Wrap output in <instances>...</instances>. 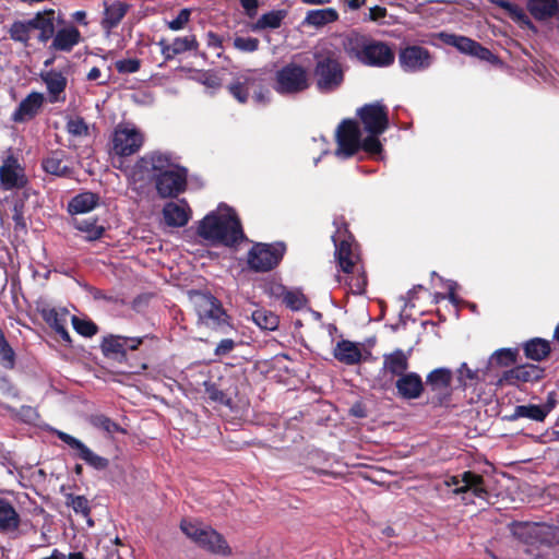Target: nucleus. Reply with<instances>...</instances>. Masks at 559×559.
<instances>
[{
	"mask_svg": "<svg viewBox=\"0 0 559 559\" xmlns=\"http://www.w3.org/2000/svg\"><path fill=\"white\" fill-rule=\"evenodd\" d=\"M358 115L368 136L361 139L360 128L356 121L343 120L335 130L336 148L334 155L341 160L353 157L360 150H364L370 156H378L382 152L379 135L389 127L385 107L380 103L365 105L358 110Z\"/></svg>",
	"mask_w": 559,
	"mask_h": 559,
	"instance_id": "obj_1",
	"label": "nucleus"
},
{
	"mask_svg": "<svg viewBox=\"0 0 559 559\" xmlns=\"http://www.w3.org/2000/svg\"><path fill=\"white\" fill-rule=\"evenodd\" d=\"M198 234L205 240L225 246H234L245 237L236 213L226 204H219L200 221Z\"/></svg>",
	"mask_w": 559,
	"mask_h": 559,
	"instance_id": "obj_2",
	"label": "nucleus"
},
{
	"mask_svg": "<svg viewBox=\"0 0 559 559\" xmlns=\"http://www.w3.org/2000/svg\"><path fill=\"white\" fill-rule=\"evenodd\" d=\"M63 23V15L60 11L44 10L27 20L14 21L9 28V35L13 41L28 46L33 33H35L38 43L47 44Z\"/></svg>",
	"mask_w": 559,
	"mask_h": 559,
	"instance_id": "obj_3",
	"label": "nucleus"
},
{
	"mask_svg": "<svg viewBox=\"0 0 559 559\" xmlns=\"http://www.w3.org/2000/svg\"><path fill=\"white\" fill-rule=\"evenodd\" d=\"M179 164V157L173 152L162 150L147 152L128 171V182L133 190H143L153 180L174 169Z\"/></svg>",
	"mask_w": 559,
	"mask_h": 559,
	"instance_id": "obj_4",
	"label": "nucleus"
},
{
	"mask_svg": "<svg viewBox=\"0 0 559 559\" xmlns=\"http://www.w3.org/2000/svg\"><path fill=\"white\" fill-rule=\"evenodd\" d=\"M345 53L365 66L383 68L394 61V52L382 41L373 40L359 33H349L343 40Z\"/></svg>",
	"mask_w": 559,
	"mask_h": 559,
	"instance_id": "obj_5",
	"label": "nucleus"
},
{
	"mask_svg": "<svg viewBox=\"0 0 559 559\" xmlns=\"http://www.w3.org/2000/svg\"><path fill=\"white\" fill-rule=\"evenodd\" d=\"M334 226L336 227V230L332 236V240L335 246V255L340 269L344 273L359 272L362 266L360 264L358 245L354 240L353 236L348 234L346 224L343 219H335Z\"/></svg>",
	"mask_w": 559,
	"mask_h": 559,
	"instance_id": "obj_6",
	"label": "nucleus"
},
{
	"mask_svg": "<svg viewBox=\"0 0 559 559\" xmlns=\"http://www.w3.org/2000/svg\"><path fill=\"white\" fill-rule=\"evenodd\" d=\"M228 91L241 104L248 102L250 94L257 104H265L269 99V90L264 86L263 73L260 70L239 73L228 85Z\"/></svg>",
	"mask_w": 559,
	"mask_h": 559,
	"instance_id": "obj_7",
	"label": "nucleus"
},
{
	"mask_svg": "<svg viewBox=\"0 0 559 559\" xmlns=\"http://www.w3.org/2000/svg\"><path fill=\"white\" fill-rule=\"evenodd\" d=\"M310 82V73L304 66L289 62L275 72L273 88L282 96H295L307 91Z\"/></svg>",
	"mask_w": 559,
	"mask_h": 559,
	"instance_id": "obj_8",
	"label": "nucleus"
},
{
	"mask_svg": "<svg viewBox=\"0 0 559 559\" xmlns=\"http://www.w3.org/2000/svg\"><path fill=\"white\" fill-rule=\"evenodd\" d=\"M193 302L198 314V324L205 328L225 332L229 325V318L221 301L210 294L197 293Z\"/></svg>",
	"mask_w": 559,
	"mask_h": 559,
	"instance_id": "obj_9",
	"label": "nucleus"
},
{
	"mask_svg": "<svg viewBox=\"0 0 559 559\" xmlns=\"http://www.w3.org/2000/svg\"><path fill=\"white\" fill-rule=\"evenodd\" d=\"M180 528L187 537L211 552L218 555H227L230 552L222 535L207 525L182 520Z\"/></svg>",
	"mask_w": 559,
	"mask_h": 559,
	"instance_id": "obj_10",
	"label": "nucleus"
},
{
	"mask_svg": "<svg viewBox=\"0 0 559 559\" xmlns=\"http://www.w3.org/2000/svg\"><path fill=\"white\" fill-rule=\"evenodd\" d=\"M112 152L120 157L135 154L144 144V134L134 124L119 123L112 133Z\"/></svg>",
	"mask_w": 559,
	"mask_h": 559,
	"instance_id": "obj_11",
	"label": "nucleus"
},
{
	"mask_svg": "<svg viewBox=\"0 0 559 559\" xmlns=\"http://www.w3.org/2000/svg\"><path fill=\"white\" fill-rule=\"evenodd\" d=\"M285 246L282 242L255 243L248 252V265L255 272H267L282 260Z\"/></svg>",
	"mask_w": 559,
	"mask_h": 559,
	"instance_id": "obj_12",
	"label": "nucleus"
},
{
	"mask_svg": "<svg viewBox=\"0 0 559 559\" xmlns=\"http://www.w3.org/2000/svg\"><path fill=\"white\" fill-rule=\"evenodd\" d=\"M397 60L403 72L416 74L428 71L435 63V56L423 46L407 45L400 49Z\"/></svg>",
	"mask_w": 559,
	"mask_h": 559,
	"instance_id": "obj_13",
	"label": "nucleus"
},
{
	"mask_svg": "<svg viewBox=\"0 0 559 559\" xmlns=\"http://www.w3.org/2000/svg\"><path fill=\"white\" fill-rule=\"evenodd\" d=\"M314 73L320 92H332L343 82V71L335 56H317Z\"/></svg>",
	"mask_w": 559,
	"mask_h": 559,
	"instance_id": "obj_14",
	"label": "nucleus"
},
{
	"mask_svg": "<svg viewBox=\"0 0 559 559\" xmlns=\"http://www.w3.org/2000/svg\"><path fill=\"white\" fill-rule=\"evenodd\" d=\"M513 534L527 544L552 545L559 543V530L539 523H516Z\"/></svg>",
	"mask_w": 559,
	"mask_h": 559,
	"instance_id": "obj_15",
	"label": "nucleus"
},
{
	"mask_svg": "<svg viewBox=\"0 0 559 559\" xmlns=\"http://www.w3.org/2000/svg\"><path fill=\"white\" fill-rule=\"evenodd\" d=\"M444 484L448 487H453L454 493L463 495V500L466 501H472L471 497L479 499H486L487 497L483 477L473 472H464L461 476H451Z\"/></svg>",
	"mask_w": 559,
	"mask_h": 559,
	"instance_id": "obj_16",
	"label": "nucleus"
},
{
	"mask_svg": "<svg viewBox=\"0 0 559 559\" xmlns=\"http://www.w3.org/2000/svg\"><path fill=\"white\" fill-rule=\"evenodd\" d=\"M27 185L25 168L19 158L10 153L0 165V186L3 190L10 191L22 189Z\"/></svg>",
	"mask_w": 559,
	"mask_h": 559,
	"instance_id": "obj_17",
	"label": "nucleus"
},
{
	"mask_svg": "<svg viewBox=\"0 0 559 559\" xmlns=\"http://www.w3.org/2000/svg\"><path fill=\"white\" fill-rule=\"evenodd\" d=\"M188 171L180 164L155 180L157 194L163 198H176L187 188Z\"/></svg>",
	"mask_w": 559,
	"mask_h": 559,
	"instance_id": "obj_18",
	"label": "nucleus"
},
{
	"mask_svg": "<svg viewBox=\"0 0 559 559\" xmlns=\"http://www.w3.org/2000/svg\"><path fill=\"white\" fill-rule=\"evenodd\" d=\"M55 432L62 442H64L70 449L74 451L75 457L82 460L92 468L96 471H104L108 467V459L96 454L80 439L60 430H56Z\"/></svg>",
	"mask_w": 559,
	"mask_h": 559,
	"instance_id": "obj_19",
	"label": "nucleus"
},
{
	"mask_svg": "<svg viewBox=\"0 0 559 559\" xmlns=\"http://www.w3.org/2000/svg\"><path fill=\"white\" fill-rule=\"evenodd\" d=\"M39 79L46 87V100L50 104L64 103L67 99L66 90L68 86V75L66 72L57 69L43 70Z\"/></svg>",
	"mask_w": 559,
	"mask_h": 559,
	"instance_id": "obj_20",
	"label": "nucleus"
},
{
	"mask_svg": "<svg viewBox=\"0 0 559 559\" xmlns=\"http://www.w3.org/2000/svg\"><path fill=\"white\" fill-rule=\"evenodd\" d=\"M443 43L455 47L460 52L469 55L490 63L498 62V58L486 47H483L479 43L472 38L455 35V34H442Z\"/></svg>",
	"mask_w": 559,
	"mask_h": 559,
	"instance_id": "obj_21",
	"label": "nucleus"
},
{
	"mask_svg": "<svg viewBox=\"0 0 559 559\" xmlns=\"http://www.w3.org/2000/svg\"><path fill=\"white\" fill-rule=\"evenodd\" d=\"M45 102L44 93L31 92L12 112L11 120L15 123H25L33 120L43 109Z\"/></svg>",
	"mask_w": 559,
	"mask_h": 559,
	"instance_id": "obj_22",
	"label": "nucleus"
},
{
	"mask_svg": "<svg viewBox=\"0 0 559 559\" xmlns=\"http://www.w3.org/2000/svg\"><path fill=\"white\" fill-rule=\"evenodd\" d=\"M82 40L81 32L73 24L59 26L50 39L49 50L70 52Z\"/></svg>",
	"mask_w": 559,
	"mask_h": 559,
	"instance_id": "obj_23",
	"label": "nucleus"
},
{
	"mask_svg": "<svg viewBox=\"0 0 559 559\" xmlns=\"http://www.w3.org/2000/svg\"><path fill=\"white\" fill-rule=\"evenodd\" d=\"M142 343L139 337H124L110 335L105 337L102 343V350L105 356L121 360L124 358L127 350H134Z\"/></svg>",
	"mask_w": 559,
	"mask_h": 559,
	"instance_id": "obj_24",
	"label": "nucleus"
},
{
	"mask_svg": "<svg viewBox=\"0 0 559 559\" xmlns=\"http://www.w3.org/2000/svg\"><path fill=\"white\" fill-rule=\"evenodd\" d=\"M40 314L45 322L55 330L63 342L71 343L67 324L72 316H70V312L66 308L45 306L40 309Z\"/></svg>",
	"mask_w": 559,
	"mask_h": 559,
	"instance_id": "obj_25",
	"label": "nucleus"
},
{
	"mask_svg": "<svg viewBox=\"0 0 559 559\" xmlns=\"http://www.w3.org/2000/svg\"><path fill=\"white\" fill-rule=\"evenodd\" d=\"M165 223L171 227H182L191 218V209L186 200L168 202L163 207Z\"/></svg>",
	"mask_w": 559,
	"mask_h": 559,
	"instance_id": "obj_26",
	"label": "nucleus"
},
{
	"mask_svg": "<svg viewBox=\"0 0 559 559\" xmlns=\"http://www.w3.org/2000/svg\"><path fill=\"white\" fill-rule=\"evenodd\" d=\"M395 386L399 395L405 400H416L424 391L421 377L416 372H407L400 377Z\"/></svg>",
	"mask_w": 559,
	"mask_h": 559,
	"instance_id": "obj_27",
	"label": "nucleus"
},
{
	"mask_svg": "<svg viewBox=\"0 0 559 559\" xmlns=\"http://www.w3.org/2000/svg\"><path fill=\"white\" fill-rule=\"evenodd\" d=\"M452 380V371L448 368H437L428 373L426 384L438 396L449 394Z\"/></svg>",
	"mask_w": 559,
	"mask_h": 559,
	"instance_id": "obj_28",
	"label": "nucleus"
},
{
	"mask_svg": "<svg viewBox=\"0 0 559 559\" xmlns=\"http://www.w3.org/2000/svg\"><path fill=\"white\" fill-rule=\"evenodd\" d=\"M66 153L62 151H52L41 162L43 169L56 177H68L71 168L64 163Z\"/></svg>",
	"mask_w": 559,
	"mask_h": 559,
	"instance_id": "obj_29",
	"label": "nucleus"
},
{
	"mask_svg": "<svg viewBox=\"0 0 559 559\" xmlns=\"http://www.w3.org/2000/svg\"><path fill=\"white\" fill-rule=\"evenodd\" d=\"M334 357L346 365L358 364L361 359V350L358 344L350 341H341L333 350Z\"/></svg>",
	"mask_w": 559,
	"mask_h": 559,
	"instance_id": "obj_30",
	"label": "nucleus"
},
{
	"mask_svg": "<svg viewBox=\"0 0 559 559\" xmlns=\"http://www.w3.org/2000/svg\"><path fill=\"white\" fill-rule=\"evenodd\" d=\"M20 526V515L5 499L0 498V533L14 532Z\"/></svg>",
	"mask_w": 559,
	"mask_h": 559,
	"instance_id": "obj_31",
	"label": "nucleus"
},
{
	"mask_svg": "<svg viewBox=\"0 0 559 559\" xmlns=\"http://www.w3.org/2000/svg\"><path fill=\"white\" fill-rule=\"evenodd\" d=\"M383 368L392 376H397L400 378L407 373L408 356L402 349H396L391 354L384 355Z\"/></svg>",
	"mask_w": 559,
	"mask_h": 559,
	"instance_id": "obj_32",
	"label": "nucleus"
},
{
	"mask_svg": "<svg viewBox=\"0 0 559 559\" xmlns=\"http://www.w3.org/2000/svg\"><path fill=\"white\" fill-rule=\"evenodd\" d=\"M530 13L539 21L555 16L559 12L558 0H528Z\"/></svg>",
	"mask_w": 559,
	"mask_h": 559,
	"instance_id": "obj_33",
	"label": "nucleus"
},
{
	"mask_svg": "<svg viewBox=\"0 0 559 559\" xmlns=\"http://www.w3.org/2000/svg\"><path fill=\"white\" fill-rule=\"evenodd\" d=\"M128 5L121 1H114L105 7L102 26L107 32L115 28L124 17Z\"/></svg>",
	"mask_w": 559,
	"mask_h": 559,
	"instance_id": "obj_34",
	"label": "nucleus"
},
{
	"mask_svg": "<svg viewBox=\"0 0 559 559\" xmlns=\"http://www.w3.org/2000/svg\"><path fill=\"white\" fill-rule=\"evenodd\" d=\"M98 195L93 192H83L75 195L69 203V212L83 214L94 210L98 203Z\"/></svg>",
	"mask_w": 559,
	"mask_h": 559,
	"instance_id": "obj_35",
	"label": "nucleus"
},
{
	"mask_svg": "<svg viewBox=\"0 0 559 559\" xmlns=\"http://www.w3.org/2000/svg\"><path fill=\"white\" fill-rule=\"evenodd\" d=\"M338 19V13L333 8L311 10L307 13L305 23L316 27L324 26L329 23L335 22Z\"/></svg>",
	"mask_w": 559,
	"mask_h": 559,
	"instance_id": "obj_36",
	"label": "nucleus"
},
{
	"mask_svg": "<svg viewBox=\"0 0 559 559\" xmlns=\"http://www.w3.org/2000/svg\"><path fill=\"white\" fill-rule=\"evenodd\" d=\"M286 16L284 10H273L262 14L255 23L252 24L251 29L253 32L271 28H278Z\"/></svg>",
	"mask_w": 559,
	"mask_h": 559,
	"instance_id": "obj_37",
	"label": "nucleus"
},
{
	"mask_svg": "<svg viewBox=\"0 0 559 559\" xmlns=\"http://www.w3.org/2000/svg\"><path fill=\"white\" fill-rule=\"evenodd\" d=\"M548 413L549 409L542 405H519L515 407L512 418H530L535 421H543Z\"/></svg>",
	"mask_w": 559,
	"mask_h": 559,
	"instance_id": "obj_38",
	"label": "nucleus"
},
{
	"mask_svg": "<svg viewBox=\"0 0 559 559\" xmlns=\"http://www.w3.org/2000/svg\"><path fill=\"white\" fill-rule=\"evenodd\" d=\"M524 352L527 358L540 361L550 352V345L543 338H534L528 341L524 346Z\"/></svg>",
	"mask_w": 559,
	"mask_h": 559,
	"instance_id": "obj_39",
	"label": "nucleus"
},
{
	"mask_svg": "<svg viewBox=\"0 0 559 559\" xmlns=\"http://www.w3.org/2000/svg\"><path fill=\"white\" fill-rule=\"evenodd\" d=\"M74 224L78 230L85 234V239L88 241L99 239L105 231L103 226L97 225L96 219H75Z\"/></svg>",
	"mask_w": 559,
	"mask_h": 559,
	"instance_id": "obj_40",
	"label": "nucleus"
},
{
	"mask_svg": "<svg viewBox=\"0 0 559 559\" xmlns=\"http://www.w3.org/2000/svg\"><path fill=\"white\" fill-rule=\"evenodd\" d=\"M252 320L262 330L273 331L278 325V317L266 309H258L253 311Z\"/></svg>",
	"mask_w": 559,
	"mask_h": 559,
	"instance_id": "obj_41",
	"label": "nucleus"
},
{
	"mask_svg": "<svg viewBox=\"0 0 559 559\" xmlns=\"http://www.w3.org/2000/svg\"><path fill=\"white\" fill-rule=\"evenodd\" d=\"M542 377V369L534 365L516 367L511 371V378L522 382H531Z\"/></svg>",
	"mask_w": 559,
	"mask_h": 559,
	"instance_id": "obj_42",
	"label": "nucleus"
},
{
	"mask_svg": "<svg viewBox=\"0 0 559 559\" xmlns=\"http://www.w3.org/2000/svg\"><path fill=\"white\" fill-rule=\"evenodd\" d=\"M66 504L76 513L82 515L83 518H88L91 513L90 501L84 496H76L73 493L66 495Z\"/></svg>",
	"mask_w": 559,
	"mask_h": 559,
	"instance_id": "obj_43",
	"label": "nucleus"
},
{
	"mask_svg": "<svg viewBox=\"0 0 559 559\" xmlns=\"http://www.w3.org/2000/svg\"><path fill=\"white\" fill-rule=\"evenodd\" d=\"M283 294V300L285 305L292 310H300L306 305L305 296L298 290H286L283 287H278Z\"/></svg>",
	"mask_w": 559,
	"mask_h": 559,
	"instance_id": "obj_44",
	"label": "nucleus"
},
{
	"mask_svg": "<svg viewBox=\"0 0 559 559\" xmlns=\"http://www.w3.org/2000/svg\"><path fill=\"white\" fill-rule=\"evenodd\" d=\"M205 393L207 397L217 404L225 405V406H231V400L228 397L222 390H219L214 383L212 382H204Z\"/></svg>",
	"mask_w": 559,
	"mask_h": 559,
	"instance_id": "obj_45",
	"label": "nucleus"
},
{
	"mask_svg": "<svg viewBox=\"0 0 559 559\" xmlns=\"http://www.w3.org/2000/svg\"><path fill=\"white\" fill-rule=\"evenodd\" d=\"M456 372H457V381L463 388H466L467 385L472 384L473 382L479 380V370L471 369L466 362H463Z\"/></svg>",
	"mask_w": 559,
	"mask_h": 559,
	"instance_id": "obj_46",
	"label": "nucleus"
},
{
	"mask_svg": "<svg viewBox=\"0 0 559 559\" xmlns=\"http://www.w3.org/2000/svg\"><path fill=\"white\" fill-rule=\"evenodd\" d=\"M66 129L73 136H86L88 134V126L81 117L69 118Z\"/></svg>",
	"mask_w": 559,
	"mask_h": 559,
	"instance_id": "obj_47",
	"label": "nucleus"
},
{
	"mask_svg": "<svg viewBox=\"0 0 559 559\" xmlns=\"http://www.w3.org/2000/svg\"><path fill=\"white\" fill-rule=\"evenodd\" d=\"M173 45L177 55L183 53L186 51L197 50L199 46L194 35L177 37L174 39Z\"/></svg>",
	"mask_w": 559,
	"mask_h": 559,
	"instance_id": "obj_48",
	"label": "nucleus"
},
{
	"mask_svg": "<svg viewBox=\"0 0 559 559\" xmlns=\"http://www.w3.org/2000/svg\"><path fill=\"white\" fill-rule=\"evenodd\" d=\"M71 321L74 330L83 336L91 337L97 332V328L92 321L80 319L75 316L71 317Z\"/></svg>",
	"mask_w": 559,
	"mask_h": 559,
	"instance_id": "obj_49",
	"label": "nucleus"
},
{
	"mask_svg": "<svg viewBox=\"0 0 559 559\" xmlns=\"http://www.w3.org/2000/svg\"><path fill=\"white\" fill-rule=\"evenodd\" d=\"M515 359V353L510 348L496 350L489 359L490 365L509 366Z\"/></svg>",
	"mask_w": 559,
	"mask_h": 559,
	"instance_id": "obj_50",
	"label": "nucleus"
},
{
	"mask_svg": "<svg viewBox=\"0 0 559 559\" xmlns=\"http://www.w3.org/2000/svg\"><path fill=\"white\" fill-rule=\"evenodd\" d=\"M259 39L255 37L236 36L234 47L241 52H254L259 48Z\"/></svg>",
	"mask_w": 559,
	"mask_h": 559,
	"instance_id": "obj_51",
	"label": "nucleus"
},
{
	"mask_svg": "<svg viewBox=\"0 0 559 559\" xmlns=\"http://www.w3.org/2000/svg\"><path fill=\"white\" fill-rule=\"evenodd\" d=\"M92 424L96 428H99V429L106 431L109 435L123 431L119 427V425H117L115 421H112L110 418H108V417H106L104 415H98V416L93 417Z\"/></svg>",
	"mask_w": 559,
	"mask_h": 559,
	"instance_id": "obj_52",
	"label": "nucleus"
},
{
	"mask_svg": "<svg viewBox=\"0 0 559 559\" xmlns=\"http://www.w3.org/2000/svg\"><path fill=\"white\" fill-rule=\"evenodd\" d=\"M15 362V354L7 341L0 343V365L7 369H12Z\"/></svg>",
	"mask_w": 559,
	"mask_h": 559,
	"instance_id": "obj_53",
	"label": "nucleus"
},
{
	"mask_svg": "<svg viewBox=\"0 0 559 559\" xmlns=\"http://www.w3.org/2000/svg\"><path fill=\"white\" fill-rule=\"evenodd\" d=\"M115 67L121 74H131L140 70L141 62L136 58H129L116 61Z\"/></svg>",
	"mask_w": 559,
	"mask_h": 559,
	"instance_id": "obj_54",
	"label": "nucleus"
},
{
	"mask_svg": "<svg viewBox=\"0 0 559 559\" xmlns=\"http://www.w3.org/2000/svg\"><path fill=\"white\" fill-rule=\"evenodd\" d=\"M190 16L191 10L187 8L182 9L174 20L167 22V26L169 29L175 32L181 31L190 21Z\"/></svg>",
	"mask_w": 559,
	"mask_h": 559,
	"instance_id": "obj_55",
	"label": "nucleus"
},
{
	"mask_svg": "<svg viewBox=\"0 0 559 559\" xmlns=\"http://www.w3.org/2000/svg\"><path fill=\"white\" fill-rule=\"evenodd\" d=\"M353 274H357V276L352 277L348 282L349 289L353 294L360 295L365 292L367 284L366 276L362 272V269L359 272H354Z\"/></svg>",
	"mask_w": 559,
	"mask_h": 559,
	"instance_id": "obj_56",
	"label": "nucleus"
},
{
	"mask_svg": "<svg viewBox=\"0 0 559 559\" xmlns=\"http://www.w3.org/2000/svg\"><path fill=\"white\" fill-rule=\"evenodd\" d=\"M488 1L504 9L506 11H508L512 16H514L518 20H522L525 17V14L519 7L512 4L511 2H509L507 0H488Z\"/></svg>",
	"mask_w": 559,
	"mask_h": 559,
	"instance_id": "obj_57",
	"label": "nucleus"
},
{
	"mask_svg": "<svg viewBox=\"0 0 559 559\" xmlns=\"http://www.w3.org/2000/svg\"><path fill=\"white\" fill-rule=\"evenodd\" d=\"M235 346H236V343H235V341H234V340H231V338H224V340H222V341L217 344V346H216V348H215V350H214V354H215L216 356H219V357H222V356H226V355H228L230 352H233V350H234Z\"/></svg>",
	"mask_w": 559,
	"mask_h": 559,
	"instance_id": "obj_58",
	"label": "nucleus"
},
{
	"mask_svg": "<svg viewBox=\"0 0 559 559\" xmlns=\"http://www.w3.org/2000/svg\"><path fill=\"white\" fill-rule=\"evenodd\" d=\"M158 45L160 46L162 55L164 56V58L166 60H170L175 56H177V52L175 50V47H174L173 43L171 44H167L165 40H160L158 43Z\"/></svg>",
	"mask_w": 559,
	"mask_h": 559,
	"instance_id": "obj_59",
	"label": "nucleus"
},
{
	"mask_svg": "<svg viewBox=\"0 0 559 559\" xmlns=\"http://www.w3.org/2000/svg\"><path fill=\"white\" fill-rule=\"evenodd\" d=\"M444 286L448 288L449 290V295H448V298L449 300L454 305V306H457L459 304V298L456 297L455 295V289L457 288V283L454 282V281H445L444 282Z\"/></svg>",
	"mask_w": 559,
	"mask_h": 559,
	"instance_id": "obj_60",
	"label": "nucleus"
},
{
	"mask_svg": "<svg viewBox=\"0 0 559 559\" xmlns=\"http://www.w3.org/2000/svg\"><path fill=\"white\" fill-rule=\"evenodd\" d=\"M385 15H386L385 8H382V7H379V5H376V7L371 8L370 11H369V17L372 21H377V20L383 19Z\"/></svg>",
	"mask_w": 559,
	"mask_h": 559,
	"instance_id": "obj_61",
	"label": "nucleus"
},
{
	"mask_svg": "<svg viewBox=\"0 0 559 559\" xmlns=\"http://www.w3.org/2000/svg\"><path fill=\"white\" fill-rule=\"evenodd\" d=\"M21 414L25 417L26 420H33L37 416L35 409L31 406H23Z\"/></svg>",
	"mask_w": 559,
	"mask_h": 559,
	"instance_id": "obj_62",
	"label": "nucleus"
},
{
	"mask_svg": "<svg viewBox=\"0 0 559 559\" xmlns=\"http://www.w3.org/2000/svg\"><path fill=\"white\" fill-rule=\"evenodd\" d=\"M240 4L245 10L248 12L255 11L258 8V1L257 0H239Z\"/></svg>",
	"mask_w": 559,
	"mask_h": 559,
	"instance_id": "obj_63",
	"label": "nucleus"
},
{
	"mask_svg": "<svg viewBox=\"0 0 559 559\" xmlns=\"http://www.w3.org/2000/svg\"><path fill=\"white\" fill-rule=\"evenodd\" d=\"M100 70L96 67L92 68L87 73V80L95 81L100 78Z\"/></svg>",
	"mask_w": 559,
	"mask_h": 559,
	"instance_id": "obj_64",
	"label": "nucleus"
}]
</instances>
